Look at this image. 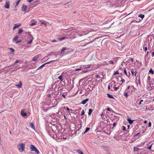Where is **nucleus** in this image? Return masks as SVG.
Masks as SVG:
<instances>
[{
    "label": "nucleus",
    "instance_id": "nucleus-49",
    "mask_svg": "<svg viewBox=\"0 0 154 154\" xmlns=\"http://www.w3.org/2000/svg\"><path fill=\"white\" fill-rule=\"evenodd\" d=\"M107 110L108 111H110V108H108V107L107 109Z\"/></svg>",
    "mask_w": 154,
    "mask_h": 154
},
{
    "label": "nucleus",
    "instance_id": "nucleus-29",
    "mask_svg": "<svg viewBox=\"0 0 154 154\" xmlns=\"http://www.w3.org/2000/svg\"><path fill=\"white\" fill-rule=\"evenodd\" d=\"M144 45L143 46H144V47L143 48V50L144 51H147V48L146 47H144Z\"/></svg>",
    "mask_w": 154,
    "mask_h": 154
},
{
    "label": "nucleus",
    "instance_id": "nucleus-26",
    "mask_svg": "<svg viewBox=\"0 0 154 154\" xmlns=\"http://www.w3.org/2000/svg\"><path fill=\"white\" fill-rule=\"evenodd\" d=\"M66 49L65 48H63L61 50V53L64 51Z\"/></svg>",
    "mask_w": 154,
    "mask_h": 154
},
{
    "label": "nucleus",
    "instance_id": "nucleus-31",
    "mask_svg": "<svg viewBox=\"0 0 154 154\" xmlns=\"http://www.w3.org/2000/svg\"><path fill=\"white\" fill-rule=\"evenodd\" d=\"M124 95L126 97H127L128 96V94L126 92H125L124 93Z\"/></svg>",
    "mask_w": 154,
    "mask_h": 154
},
{
    "label": "nucleus",
    "instance_id": "nucleus-37",
    "mask_svg": "<svg viewBox=\"0 0 154 154\" xmlns=\"http://www.w3.org/2000/svg\"><path fill=\"white\" fill-rule=\"evenodd\" d=\"M122 130H123V131H125L126 130V128L125 126H123L122 127Z\"/></svg>",
    "mask_w": 154,
    "mask_h": 154
},
{
    "label": "nucleus",
    "instance_id": "nucleus-40",
    "mask_svg": "<svg viewBox=\"0 0 154 154\" xmlns=\"http://www.w3.org/2000/svg\"><path fill=\"white\" fill-rule=\"evenodd\" d=\"M95 77L97 78H100V77L99 75H96Z\"/></svg>",
    "mask_w": 154,
    "mask_h": 154
},
{
    "label": "nucleus",
    "instance_id": "nucleus-12",
    "mask_svg": "<svg viewBox=\"0 0 154 154\" xmlns=\"http://www.w3.org/2000/svg\"><path fill=\"white\" fill-rule=\"evenodd\" d=\"M67 38L66 37H63L62 38H57V40H59V41H61V40H63L64 39H65V38Z\"/></svg>",
    "mask_w": 154,
    "mask_h": 154
},
{
    "label": "nucleus",
    "instance_id": "nucleus-63",
    "mask_svg": "<svg viewBox=\"0 0 154 154\" xmlns=\"http://www.w3.org/2000/svg\"><path fill=\"white\" fill-rule=\"evenodd\" d=\"M140 134V133H137L135 135V136H136L137 135H138L139 134Z\"/></svg>",
    "mask_w": 154,
    "mask_h": 154
},
{
    "label": "nucleus",
    "instance_id": "nucleus-64",
    "mask_svg": "<svg viewBox=\"0 0 154 154\" xmlns=\"http://www.w3.org/2000/svg\"><path fill=\"white\" fill-rule=\"evenodd\" d=\"M130 125H128V129L129 128Z\"/></svg>",
    "mask_w": 154,
    "mask_h": 154
},
{
    "label": "nucleus",
    "instance_id": "nucleus-30",
    "mask_svg": "<svg viewBox=\"0 0 154 154\" xmlns=\"http://www.w3.org/2000/svg\"><path fill=\"white\" fill-rule=\"evenodd\" d=\"M10 49L11 50V53H14V50L13 48H10Z\"/></svg>",
    "mask_w": 154,
    "mask_h": 154
},
{
    "label": "nucleus",
    "instance_id": "nucleus-38",
    "mask_svg": "<svg viewBox=\"0 0 154 154\" xmlns=\"http://www.w3.org/2000/svg\"><path fill=\"white\" fill-rule=\"evenodd\" d=\"M109 63H111V64L114 63V62L112 60L109 61Z\"/></svg>",
    "mask_w": 154,
    "mask_h": 154
},
{
    "label": "nucleus",
    "instance_id": "nucleus-25",
    "mask_svg": "<svg viewBox=\"0 0 154 154\" xmlns=\"http://www.w3.org/2000/svg\"><path fill=\"white\" fill-rule=\"evenodd\" d=\"M149 72L150 73H152V74H154V71L151 69H150L149 70Z\"/></svg>",
    "mask_w": 154,
    "mask_h": 154
},
{
    "label": "nucleus",
    "instance_id": "nucleus-15",
    "mask_svg": "<svg viewBox=\"0 0 154 154\" xmlns=\"http://www.w3.org/2000/svg\"><path fill=\"white\" fill-rule=\"evenodd\" d=\"M30 127H31V128H32V129H35L34 128V125L33 124V123L32 122H31L30 124Z\"/></svg>",
    "mask_w": 154,
    "mask_h": 154
},
{
    "label": "nucleus",
    "instance_id": "nucleus-4",
    "mask_svg": "<svg viewBox=\"0 0 154 154\" xmlns=\"http://www.w3.org/2000/svg\"><path fill=\"white\" fill-rule=\"evenodd\" d=\"M96 39V38L95 39H94L92 41H91V42H87V43H85V42H82V43H81L80 44V45H81L82 46H85V45H87L88 44H89L91 43H92Z\"/></svg>",
    "mask_w": 154,
    "mask_h": 154
},
{
    "label": "nucleus",
    "instance_id": "nucleus-28",
    "mask_svg": "<svg viewBox=\"0 0 154 154\" xmlns=\"http://www.w3.org/2000/svg\"><path fill=\"white\" fill-rule=\"evenodd\" d=\"M90 129V128L88 127H87L85 129V132H87Z\"/></svg>",
    "mask_w": 154,
    "mask_h": 154
},
{
    "label": "nucleus",
    "instance_id": "nucleus-18",
    "mask_svg": "<svg viewBox=\"0 0 154 154\" xmlns=\"http://www.w3.org/2000/svg\"><path fill=\"white\" fill-rule=\"evenodd\" d=\"M93 111V110L91 109H89V112H88V114L89 115H90L91 113Z\"/></svg>",
    "mask_w": 154,
    "mask_h": 154
},
{
    "label": "nucleus",
    "instance_id": "nucleus-17",
    "mask_svg": "<svg viewBox=\"0 0 154 154\" xmlns=\"http://www.w3.org/2000/svg\"><path fill=\"white\" fill-rule=\"evenodd\" d=\"M127 120H128V123L129 124H132L133 123V120H131L130 119H128Z\"/></svg>",
    "mask_w": 154,
    "mask_h": 154
},
{
    "label": "nucleus",
    "instance_id": "nucleus-7",
    "mask_svg": "<svg viewBox=\"0 0 154 154\" xmlns=\"http://www.w3.org/2000/svg\"><path fill=\"white\" fill-rule=\"evenodd\" d=\"M27 8V6L24 4H23L21 10L22 11H25Z\"/></svg>",
    "mask_w": 154,
    "mask_h": 154
},
{
    "label": "nucleus",
    "instance_id": "nucleus-11",
    "mask_svg": "<svg viewBox=\"0 0 154 154\" xmlns=\"http://www.w3.org/2000/svg\"><path fill=\"white\" fill-rule=\"evenodd\" d=\"M22 84L21 82H19V84L16 85V86L18 88H20L22 87Z\"/></svg>",
    "mask_w": 154,
    "mask_h": 154
},
{
    "label": "nucleus",
    "instance_id": "nucleus-60",
    "mask_svg": "<svg viewBox=\"0 0 154 154\" xmlns=\"http://www.w3.org/2000/svg\"><path fill=\"white\" fill-rule=\"evenodd\" d=\"M64 117L65 119H67V118H66L65 116L64 115Z\"/></svg>",
    "mask_w": 154,
    "mask_h": 154
},
{
    "label": "nucleus",
    "instance_id": "nucleus-14",
    "mask_svg": "<svg viewBox=\"0 0 154 154\" xmlns=\"http://www.w3.org/2000/svg\"><path fill=\"white\" fill-rule=\"evenodd\" d=\"M77 151L79 154H84L83 152L80 149L77 150Z\"/></svg>",
    "mask_w": 154,
    "mask_h": 154
},
{
    "label": "nucleus",
    "instance_id": "nucleus-48",
    "mask_svg": "<svg viewBox=\"0 0 154 154\" xmlns=\"http://www.w3.org/2000/svg\"><path fill=\"white\" fill-rule=\"evenodd\" d=\"M130 59L131 60V62H133L134 61V59L132 58H130Z\"/></svg>",
    "mask_w": 154,
    "mask_h": 154
},
{
    "label": "nucleus",
    "instance_id": "nucleus-55",
    "mask_svg": "<svg viewBox=\"0 0 154 154\" xmlns=\"http://www.w3.org/2000/svg\"><path fill=\"white\" fill-rule=\"evenodd\" d=\"M152 56L153 57V56H154V52H153L152 53Z\"/></svg>",
    "mask_w": 154,
    "mask_h": 154
},
{
    "label": "nucleus",
    "instance_id": "nucleus-47",
    "mask_svg": "<svg viewBox=\"0 0 154 154\" xmlns=\"http://www.w3.org/2000/svg\"><path fill=\"white\" fill-rule=\"evenodd\" d=\"M119 73V72H118V71H116V72H115V73H114V75H116V74H118Z\"/></svg>",
    "mask_w": 154,
    "mask_h": 154
},
{
    "label": "nucleus",
    "instance_id": "nucleus-10",
    "mask_svg": "<svg viewBox=\"0 0 154 154\" xmlns=\"http://www.w3.org/2000/svg\"><path fill=\"white\" fill-rule=\"evenodd\" d=\"M21 25V24H14V26L13 27V29H16L18 28Z\"/></svg>",
    "mask_w": 154,
    "mask_h": 154
},
{
    "label": "nucleus",
    "instance_id": "nucleus-54",
    "mask_svg": "<svg viewBox=\"0 0 154 154\" xmlns=\"http://www.w3.org/2000/svg\"><path fill=\"white\" fill-rule=\"evenodd\" d=\"M131 87H132V88L134 89V90L135 89V88L134 87V86H132Z\"/></svg>",
    "mask_w": 154,
    "mask_h": 154
},
{
    "label": "nucleus",
    "instance_id": "nucleus-52",
    "mask_svg": "<svg viewBox=\"0 0 154 154\" xmlns=\"http://www.w3.org/2000/svg\"><path fill=\"white\" fill-rule=\"evenodd\" d=\"M28 1V2H32L33 1V0H28V1Z\"/></svg>",
    "mask_w": 154,
    "mask_h": 154
},
{
    "label": "nucleus",
    "instance_id": "nucleus-20",
    "mask_svg": "<svg viewBox=\"0 0 154 154\" xmlns=\"http://www.w3.org/2000/svg\"><path fill=\"white\" fill-rule=\"evenodd\" d=\"M138 17L142 18V20L144 17V15L142 14H140L138 15Z\"/></svg>",
    "mask_w": 154,
    "mask_h": 154
},
{
    "label": "nucleus",
    "instance_id": "nucleus-44",
    "mask_svg": "<svg viewBox=\"0 0 154 154\" xmlns=\"http://www.w3.org/2000/svg\"><path fill=\"white\" fill-rule=\"evenodd\" d=\"M131 87L129 85V86H128V87L126 88V90H128V89H129V88H130V87Z\"/></svg>",
    "mask_w": 154,
    "mask_h": 154
},
{
    "label": "nucleus",
    "instance_id": "nucleus-16",
    "mask_svg": "<svg viewBox=\"0 0 154 154\" xmlns=\"http://www.w3.org/2000/svg\"><path fill=\"white\" fill-rule=\"evenodd\" d=\"M18 36L17 35L13 39V41L14 42L16 41L18 38Z\"/></svg>",
    "mask_w": 154,
    "mask_h": 154
},
{
    "label": "nucleus",
    "instance_id": "nucleus-43",
    "mask_svg": "<svg viewBox=\"0 0 154 154\" xmlns=\"http://www.w3.org/2000/svg\"><path fill=\"white\" fill-rule=\"evenodd\" d=\"M151 147H152V145L148 146L147 148V149H151Z\"/></svg>",
    "mask_w": 154,
    "mask_h": 154
},
{
    "label": "nucleus",
    "instance_id": "nucleus-46",
    "mask_svg": "<svg viewBox=\"0 0 154 154\" xmlns=\"http://www.w3.org/2000/svg\"><path fill=\"white\" fill-rule=\"evenodd\" d=\"M58 40H57H57H55V39H54V40H53L52 41V42H57V41H58Z\"/></svg>",
    "mask_w": 154,
    "mask_h": 154
},
{
    "label": "nucleus",
    "instance_id": "nucleus-36",
    "mask_svg": "<svg viewBox=\"0 0 154 154\" xmlns=\"http://www.w3.org/2000/svg\"><path fill=\"white\" fill-rule=\"evenodd\" d=\"M117 124V123L116 122H114L113 123V127H114L116 126V125Z\"/></svg>",
    "mask_w": 154,
    "mask_h": 154
},
{
    "label": "nucleus",
    "instance_id": "nucleus-3",
    "mask_svg": "<svg viewBox=\"0 0 154 154\" xmlns=\"http://www.w3.org/2000/svg\"><path fill=\"white\" fill-rule=\"evenodd\" d=\"M57 59L55 60H52L46 63H45L44 64H42L41 66H40L39 67H38V69L37 70L43 67L45 65H46L47 64H49V63H53V62H54L55 61H57Z\"/></svg>",
    "mask_w": 154,
    "mask_h": 154
},
{
    "label": "nucleus",
    "instance_id": "nucleus-39",
    "mask_svg": "<svg viewBox=\"0 0 154 154\" xmlns=\"http://www.w3.org/2000/svg\"><path fill=\"white\" fill-rule=\"evenodd\" d=\"M119 86L118 87H114V89L115 90H116L119 88Z\"/></svg>",
    "mask_w": 154,
    "mask_h": 154
},
{
    "label": "nucleus",
    "instance_id": "nucleus-19",
    "mask_svg": "<svg viewBox=\"0 0 154 154\" xmlns=\"http://www.w3.org/2000/svg\"><path fill=\"white\" fill-rule=\"evenodd\" d=\"M23 32V30L22 28H20L19 30V32H18L19 34H20Z\"/></svg>",
    "mask_w": 154,
    "mask_h": 154
},
{
    "label": "nucleus",
    "instance_id": "nucleus-45",
    "mask_svg": "<svg viewBox=\"0 0 154 154\" xmlns=\"http://www.w3.org/2000/svg\"><path fill=\"white\" fill-rule=\"evenodd\" d=\"M19 62V61L18 60H17L15 62V63L13 65H14L15 64L17 63H18Z\"/></svg>",
    "mask_w": 154,
    "mask_h": 154
},
{
    "label": "nucleus",
    "instance_id": "nucleus-34",
    "mask_svg": "<svg viewBox=\"0 0 154 154\" xmlns=\"http://www.w3.org/2000/svg\"><path fill=\"white\" fill-rule=\"evenodd\" d=\"M21 0H19L17 2H16V5H17L19 4V3H20V2Z\"/></svg>",
    "mask_w": 154,
    "mask_h": 154
},
{
    "label": "nucleus",
    "instance_id": "nucleus-27",
    "mask_svg": "<svg viewBox=\"0 0 154 154\" xmlns=\"http://www.w3.org/2000/svg\"><path fill=\"white\" fill-rule=\"evenodd\" d=\"M124 72L125 73V75L127 76H128V75L127 74V71L125 69H124Z\"/></svg>",
    "mask_w": 154,
    "mask_h": 154
},
{
    "label": "nucleus",
    "instance_id": "nucleus-22",
    "mask_svg": "<svg viewBox=\"0 0 154 154\" xmlns=\"http://www.w3.org/2000/svg\"><path fill=\"white\" fill-rule=\"evenodd\" d=\"M134 151H139V149L137 147H134Z\"/></svg>",
    "mask_w": 154,
    "mask_h": 154
},
{
    "label": "nucleus",
    "instance_id": "nucleus-13",
    "mask_svg": "<svg viewBox=\"0 0 154 154\" xmlns=\"http://www.w3.org/2000/svg\"><path fill=\"white\" fill-rule=\"evenodd\" d=\"M107 97L110 98H112V99L114 98L113 97L112 95H111V94L108 93L107 94Z\"/></svg>",
    "mask_w": 154,
    "mask_h": 154
},
{
    "label": "nucleus",
    "instance_id": "nucleus-56",
    "mask_svg": "<svg viewBox=\"0 0 154 154\" xmlns=\"http://www.w3.org/2000/svg\"><path fill=\"white\" fill-rule=\"evenodd\" d=\"M62 96H63V97H64V98H65V96L63 94H62Z\"/></svg>",
    "mask_w": 154,
    "mask_h": 154
},
{
    "label": "nucleus",
    "instance_id": "nucleus-41",
    "mask_svg": "<svg viewBox=\"0 0 154 154\" xmlns=\"http://www.w3.org/2000/svg\"><path fill=\"white\" fill-rule=\"evenodd\" d=\"M85 112H84V110H83V111H82V113L81 114V115H84V113H85Z\"/></svg>",
    "mask_w": 154,
    "mask_h": 154
},
{
    "label": "nucleus",
    "instance_id": "nucleus-32",
    "mask_svg": "<svg viewBox=\"0 0 154 154\" xmlns=\"http://www.w3.org/2000/svg\"><path fill=\"white\" fill-rule=\"evenodd\" d=\"M33 39H31L30 41H29L27 43L28 44L31 43L32 42Z\"/></svg>",
    "mask_w": 154,
    "mask_h": 154
},
{
    "label": "nucleus",
    "instance_id": "nucleus-35",
    "mask_svg": "<svg viewBox=\"0 0 154 154\" xmlns=\"http://www.w3.org/2000/svg\"><path fill=\"white\" fill-rule=\"evenodd\" d=\"M143 100H141L140 101V102L139 103V105H141V103H142V102H143Z\"/></svg>",
    "mask_w": 154,
    "mask_h": 154
},
{
    "label": "nucleus",
    "instance_id": "nucleus-53",
    "mask_svg": "<svg viewBox=\"0 0 154 154\" xmlns=\"http://www.w3.org/2000/svg\"><path fill=\"white\" fill-rule=\"evenodd\" d=\"M150 77L149 76H148V77L147 79L148 80H150Z\"/></svg>",
    "mask_w": 154,
    "mask_h": 154
},
{
    "label": "nucleus",
    "instance_id": "nucleus-6",
    "mask_svg": "<svg viewBox=\"0 0 154 154\" xmlns=\"http://www.w3.org/2000/svg\"><path fill=\"white\" fill-rule=\"evenodd\" d=\"M5 8L9 9L10 8V2L9 1H6L4 6Z\"/></svg>",
    "mask_w": 154,
    "mask_h": 154
},
{
    "label": "nucleus",
    "instance_id": "nucleus-21",
    "mask_svg": "<svg viewBox=\"0 0 154 154\" xmlns=\"http://www.w3.org/2000/svg\"><path fill=\"white\" fill-rule=\"evenodd\" d=\"M37 24V22H34L33 23H31L30 24V26H32L34 25H36Z\"/></svg>",
    "mask_w": 154,
    "mask_h": 154
},
{
    "label": "nucleus",
    "instance_id": "nucleus-1",
    "mask_svg": "<svg viewBox=\"0 0 154 154\" xmlns=\"http://www.w3.org/2000/svg\"><path fill=\"white\" fill-rule=\"evenodd\" d=\"M18 149L20 152H23L25 148V144L23 143H20L18 145Z\"/></svg>",
    "mask_w": 154,
    "mask_h": 154
},
{
    "label": "nucleus",
    "instance_id": "nucleus-9",
    "mask_svg": "<svg viewBox=\"0 0 154 154\" xmlns=\"http://www.w3.org/2000/svg\"><path fill=\"white\" fill-rule=\"evenodd\" d=\"M134 70H133V69H132L131 71L132 74L133 75H134V76H136L137 72L136 71H135L134 72Z\"/></svg>",
    "mask_w": 154,
    "mask_h": 154
},
{
    "label": "nucleus",
    "instance_id": "nucleus-2",
    "mask_svg": "<svg viewBox=\"0 0 154 154\" xmlns=\"http://www.w3.org/2000/svg\"><path fill=\"white\" fill-rule=\"evenodd\" d=\"M30 149L31 151H34L37 154H39V153L38 150L33 145L31 144L30 145Z\"/></svg>",
    "mask_w": 154,
    "mask_h": 154
},
{
    "label": "nucleus",
    "instance_id": "nucleus-33",
    "mask_svg": "<svg viewBox=\"0 0 154 154\" xmlns=\"http://www.w3.org/2000/svg\"><path fill=\"white\" fill-rule=\"evenodd\" d=\"M66 109L68 111V113H69V112H70V109H69L68 107H67L66 108Z\"/></svg>",
    "mask_w": 154,
    "mask_h": 154
},
{
    "label": "nucleus",
    "instance_id": "nucleus-51",
    "mask_svg": "<svg viewBox=\"0 0 154 154\" xmlns=\"http://www.w3.org/2000/svg\"><path fill=\"white\" fill-rule=\"evenodd\" d=\"M21 42V40H19V41H18L17 42H16V43H19V42Z\"/></svg>",
    "mask_w": 154,
    "mask_h": 154
},
{
    "label": "nucleus",
    "instance_id": "nucleus-61",
    "mask_svg": "<svg viewBox=\"0 0 154 154\" xmlns=\"http://www.w3.org/2000/svg\"><path fill=\"white\" fill-rule=\"evenodd\" d=\"M121 81L122 82H125V80L124 79H122V80Z\"/></svg>",
    "mask_w": 154,
    "mask_h": 154
},
{
    "label": "nucleus",
    "instance_id": "nucleus-5",
    "mask_svg": "<svg viewBox=\"0 0 154 154\" xmlns=\"http://www.w3.org/2000/svg\"><path fill=\"white\" fill-rule=\"evenodd\" d=\"M25 111V109H23L21 110V115L23 117H25L27 115V113L24 112Z\"/></svg>",
    "mask_w": 154,
    "mask_h": 154
},
{
    "label": "nucleus",
    "instance_id": "nucleus-50",
    "mask_svg": "<svg viewBox=\"0 0 154 154\" xmlns=\"http://www.w3.org/2000/svg\"><path fill=\"white\" fill-rule=\"evenodd\" d=\"M81 70V69L78 68V69H75V71H78V70Z\"/></svg>",
    "mask_w": 154,
    "mask_h": 154
},
{
    "label": "nucleus",
    "instance_id": "nucleus-24",
    "mask_svg": "<svg viewBox=\"0 0 154 154\" xmlns=\"http://www.w3.org/2000/svg\"><path fill=\"white\" fill-rule=\"evenodd\" d=\"M58 79L60 80L61 81H62L63 80V79L62 78V76L60 75L58 77Z\"/></svg>",
    "mask_w": 154,
    "mask_h": 154
},
{
    "label": "nucleus",
    "instance_id": "nucleus-8",
    "mask_svg": "<svg viewBox=\"0 0 154 154\" xmlns=\"http://www.w3.org/2000/svg\"><path fill=\"white\" fill-rule=\"evenodd\" d=\"M89 100V99L87 98V99H86L85 100H82V102H81V103L84 105Z\"/></svg>",
    "mask_w": 154,
    "mask_h": 154
},
{
    "label": "nucleus",
    "instance_id": "nucleus-57",
    "mask_svg": "<svg viewBox=\"0 0 154 154\" xmlns=\"http://www.w3.org/2000/svg\"><path fill=\"white\" fill-rule=\"evenodd\" d=\"M148 53H149V52H148V51H147V53H146V55L145 56V57L146 56H147V55H148Z\"/></svg>",
    "mask_w": 154,
    "mask_h": 154
},
{
    "label": "nucleus",
    "instance_id": "nucleus-23",
    "mask_svg": "<svg viewBox=\"0 0 154 154\" xmlns=\"http://www.w3.org/2000/svg\"><path fill=\"white\" fill-rule=\"evenodd\" d=\"M38 59V57H37V56H35L33 58V59H32V60L34 61H36Z\"/></svg>",
    "mask_w": 154,
    "mask_h": 154
},
{
    "label": "nucleus",
    "instance_id": "nucleus-58",
    "mask_svg": "<svg viewBox=\"0 0 154 154\" xmlns=\"http://www.w3.org/2000/svg\"><path fill=\"white\" fill-rule=\"evenodd\" d=\"M104 64H106V65H108V63H107V62H104Z\"/></svg>",
    "mask_w": 154,
    "mask_h": 154
},
{
    "label": "nucleus",
    "instance_id": "nucleus-42",
    "mask_svg": "<svg viewBox=\"0 0 154 154\" xmlns=\"http://www.w3.org/2000/svg\"><path fill=\"white\" fill-rule=\"evenodd\" d=\"M151 124L150 122H149L148 123V127H150L151 126Z\"/></svg>",
    "mask_w": 154,
    "mask_h": 154
},
{
    "label": "nucleus",
    "instance_id": "nucleus-59",
    "mask_svg": "<svg viewBox=\"0 0 154 154\" xmlns=\"http://www.w3.org/2000/svg\"><path fill=\"white\" fill-rule=\"evenodd\" d=\"M110 85H109L108 86V90H109V89H110Z\"/></svg>",
    "mask_w": 154,
    "mask_h": 154
},
{
    "label": "nucleus",
    "instance_id": "nucleus-62",
    "mask_svg": "<svg viewBox=\"0 0 154 154\" xmlns=\"http://www.w3.org/2000/svg\"><path fill=\"white\" fill-rule=\"evenodd\" d=\"M147 121H146V120H145V121H144V123L146 124V123H147Z\"/></svg>",
    "mask_w": 154,
    "mask_h": 154
}]
</instances>
